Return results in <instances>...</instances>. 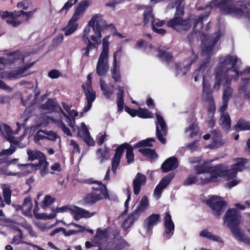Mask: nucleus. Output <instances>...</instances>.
<instances>
[{
    "instance_id": "13d9d810",
    "label": "nucleus",
    "mask_w": 250,
    "mask_h": 250,
    "mask_svg": "<svg viewBox=\"0 0 250 250\" xmlns=\"http://www.w3.org/2000/svg\"><path fill=\"white\" fill-rule=\"evenodd\" d=\"M198 181L197 176L192 174L189 175L184 182V185L189 186L196 184Z\"/></svg>"
},
{
    "instance_id": "de8ad7c7",
    "label": "nucleus",
    "mask_w": 250,
    "mask_h": 250,
    "mask_svg": "<svg viewBox=\"0 0 250 250\" xmlns=\"http://www.w3.org/2000/svg\"><path fill=\"white\" fill-rule=\"evenodd\" d=\"M209 13H207L205 14H200L198 18L195 20L193 28L195 29L197 27V25L200 23L201 25V28H202L203 27V21L204 20H207L208 18Z\"/></svg>"
},
{
    "instance_id": "69168bd1",
    "label": "nucleus",
    "mask_w": 250,
    "mask_h": 250,
    "mask_svg": "<svg viewBox=\"0 0 250 250\" xmlns=\"http://www.w3.org/2000/svg\"><path fill=\"white\" fill-rule=\"evenodd\" d=\"M216 111L215 102L208 103V115L209 116H214V114Z\"/></svg>"
},
{
    "instance_id": "774afa93",
    "label": "nucleus",
    "mask_w": 250,
    "mask_h": 250,
    "mask_svg": "<svg viewBox=\"0 0 250 250\" xmlns=\"http://www.w3.org/2000/svg\"><path fill=\"white\" fill-rule=\"evenodd\" d=\"M29 3H31V2L29 0H25L19 2L17 3V7L19 8H22L23 10H27Z\"/></svg>"
},
{
    "instance_id": "72a5a7b5",
    "label": "nucleus",
    "mask_w": 250,
    "mask_h": 250,
    "mask_svg": "<svg viewBox=\"0 0 250 250\" xmlns=\"http://www.w3.org/2000/svg\"><path fill=\"white\" fill-rule=\"evenodd\" d=\"M221 125L226 130H229L231 127V119L228 113H224L220 119Z\"/></svg>"
},
{
    "instance_id": "7c9ffc66",
    "label": "nucleus",
    "mask_w": 250,
    "mask_h": 250,
    "mask_svg": "<svg viewBox=\"0 0 250 250\" xmlns=\"http://www.w3.org/2000/svg\"><path fill=\"white\" fill-rule=\"evenodd\" d=\"M82 87L87 101L94 102L96 99V92L93 90L92 87L89 85L88 87H85L84 84H82Z\"/></svg>"
},
{
    "instance_id": "58836bf2",
    "label": "nucleus",
    "mask_w": 250,
    "mask_h": 250,
    "mask_svg": "<svg viewBox=\"0 0 250 250\" xmlns=\"http://www.w3.org/2000/svg\"><path fill=\"white\" fill-rule=\"evenodd\" d=\"M155 140L153 138H148L145 140L139 141L134 145L135 148H138L146 146H153L152 143H154Z\"/></svg>"
},
{
    "instance_id": "37998d69",
    "label": "nucleus",
    "mask_w": 250,
    "mask_h": 250,
    "mask_svg": "<svg viewBox=\"0 0 250 250\" xmlns=\"http://www.w3.org/2000/svg\"><path fill=\"white\" fill-rule=\"evenodd\" d=\"M200 236L203 237H206L208 239L212 240L214 241L219 242L222 241L220 237L212 234L211 232L208 231L207 229L202 230L200 233Z\"/></svg>"
},
{
    "instance_id": "a18cd8bd",
    "label": "nucleus",
    "mask_w": 250,
    "mask_h": 250,
    "mask_svg": "<svg viewBox=\"0 0 250 250\" xmlns=\"http://www.w3.org/2000/svg\"><path fill=\"white\" fill-rule=\"evenodd\" d=\"M247 162V159L242 158L239 159L238 162L232 166L238 172V171H242L245 168V164Z\"/></svg>"
},
{
    "instance_id": "864d4df0",
    "label": "nucleus",
    "mask_w": 250,
    "mask_h": 250,
    "mask_svg": "<svg viewBox=\"0 0 250 250\" xmlns=\"http://www.w3.org/2000/svg\"><path fill=\"white\" fill-rule=\"evenodd\" d=\"M190 131H191L190 136L191 137H193L197 135L199 131V128L194 123H193L185 129L186 132H188Z\"/></svg>"
},
{
    "instance_id": "338daca9",
    "label": "nucleus",
    "mask_w": 250,
    "mask_h": 250,
    "mask_svg": "<svg viewBox=\"0 0 250 250\" xmlns=\"http://www.w3.org/2000/svg\"><path fill=\"white\" fill-rule=\"evenodd\" d=\"M61 75V72L57 69H52L50 70L48 74V76L52 79H57Z\"/></svg>"
},
{
    "instance_id": "a19ab883",
    "label": "nucleus",
    "mask_w": 250,
    "mask_h": 250,
    "mask_svg": "<svg viewBox=\"0 0 250 250\" xmlns=\"http://www.w3.org/2000/svg\"><path fill=\"white\" fill-rule=\"evenodd\" d=\"M100 87L103 92V94L106 98L109 99L113 94L111 89L107 86L104 81L103 79L100 80Z\"/></svg>"
},
{
    "instance_id": "423d86ee",
    "label": "nucleus",
    "mask_w": 250,
    "mask_h": 250,
    "mask_svg": "<svg viewBox=\"0 0 250 250\" xmlns=\"http://www.w3.org/2000/svg\"><path fill=\"white\" fill-rule=\"evenodd\" d=\"M27 154L28 155V160L33 161L35 160L39 161L38 163L35 164H26L22 165V166L27 167L31 165L33 168L35 169H40L41 174L44 176L48 172V166L49 163L46 161V158L44 153L39 150L28 149L27 150Z\"/></svg>"
},
{
    "instance_id": "c9c22d12",
    "label": "nucleus",
    "mask_w": 250,
    "mask_h": 250,
    "mask_svg": "<svg viewBox=\"0 0 250 250\" xmlns=\"http://www.w3.org/2000/svg\"><path fill=\"white\" fill-rule=\"evenodd\" d=\"M33 63H30L29 65H25L21 68L18 69L17 71H11L9 72L7 74V77L9 79H17L27 69L30 68Z\"/></svg>"
},
{
    "instance_id": "f03ea898",
    "label": "nucleus",
    "mask_w": 250,
    "mask_h": 250,
    "mask_svg": "<svg viewBox=\"0 0 250 250\" xmlns=\"http://www.w3.org/2000/svg\"><path fill=\"white\" fill-rule=\"evenodd\" d=\"M241 215L238 209L229 208L224 216V223H226L234 237L240 241L250 244V238L245 236L240 228Z\"/></svg>"
},
{
    "instance_id": "ea45409f",
    "label": "nucleus",
    "mask_w": 250,
    "mask_h": 250,
    "mask_svg": "<svg viewBox=\"0 0 250 250\" xmlns=\"http://www.w3.org/2000/svg\"><path fill=\"white\" fill-rule=\"evenodd\" d=\"M174 176L175 173L174 172L168 173L162 179L158 185L162 188H165L170 184Z\"/></svg>"
},
{
    "instance_id": "e2e57ef3",
    "label": "nucleus",
    "mask_w": 250,
    "mask_h": 250,
    "mask_svg": "<svg viewBox=\"0 0 250 250\" xmlns=\"http://www.w3.org/2000/svg\"><path fill=\"white\" fill-rule=\"evenodd\" d=\"M16 148L15 146H11L10 148L6 149H3L0 152V156H2L4 155H10L12 154L16 150Z\"/></svg>"
},
{
    "instance_id": "dca6fc26",
    "label": "nucleus",
    "mask_w": 250,
    "mask_h": 250,
    "mask_svg": "<svg viewBox=\"0 0 250 250\" xmlns=\"http://www.w3.org/2000/svg\"><path fill=\"white\" fill-rule=\"evenodd\" d=\"M42 106V108L45 110L60 112L65 118H69L68 115L64 112L60 104L52 99H48Z\"/></svg>"
},
{
    "instance_id": "1a4fd4ad",
    "label": "nucleus",
    "mask_w": 250,
    "mask_h": 250,
    "mask_svg": "<svg viewBox=\"0 0 250 250\" xmlns=\"http://www.w3.org/2000/svg\"><path fill=\"white\" fill-rule=\"evenodd\" d=\"M237 174V171L232 166L230 169H228L227 167L222 164L216 165V173L212 176V178H215L214 183L218 181L219 177H227L229 179L235 178Z\"/></svg>"
},
{
    "instance_id": "680f3d73",
    "label": "nucleus",
    "mask_w": 250,
    "mask_h": 250,
    "mask_svg": "<svg viewBox=\"0 0 250 250\" xmlns=\"http://www.w3.org/2000/svg\"><path fill=\"white\" fill-rule=\"evenodd\" d=\"M250 82V77L247 78L241 79V83L239 87L240 91H244L247 89V86L248 83Z\"/></svg>"
},
{
    "instance_id": "052dcab7",
    "label": "nucleus",
    "mask_w": 250,
    "mask_h": 250,
    "mask_svg": "<svg viewBox=\"0 0 250 250\" xmlns=\"http://www.w3.org/2000/svg\"><path fill=\"white\" fill-rule=\"evenodd\" d=\"M41 133H43V130L42 129H39L36 133L34 136V142L35 143H38L41 140H44L48 139V137L44 136V135L41 134Z\"/></svg>"
},
{
    "instance_id": "c756f323",
    "label": "nucleus",
    "mask_w": 250,
    "mask_h": 250,
    "mask_svg": "<svg viewBox=\"0 0 250 250\" xmlns=\"http://www.w3.org/2000/svg\"><path fill=\"white\" fill-rule=\"evenodd\" d=\"M96 156L100 160V163H103L105 160H108L109 157V148L105 145L104 149L99 148L96 151Z\"/></svg>"
},
{
    "instance_id": "2f4dec72",
    "label": "nucleus",
    "mask_w": 250,
    "mask_h": 250,
    "mask_svg": "<svg viewBox=\"0 0 250 250\" xmlns=\"http://www.w3.org/2000/svg\"><path fill=\"white\" fill-rule=\"evenodd\" d=\"M157 57L161 59L162 61L166 62L167 64H169L172 61L173 58V56L172 53L169 52L163 49H159L158 50Z\"/></svg>"
},
{
    "instance_id": "6e6d98bb",
    "label": "nucleus",
    "mask_w": 250,
    "mask_h": 250,
    "mask_svg": "<svg viewBox=\"0 0 250 250\" xmlns=\"http://www.w3.org/2000/svg\"><path fill=\"white\" fill-rule=\"evenodd\" d=\"M127 245L126 241L124 239H122L113 248H109L107 250H121Z\"/></svg>"
},
{
    "instance_id": "5fc2aeb1",
    "label": "nucleus",
    "mask_w": 250,
    "mask_h": 250,
    "mask_svg": "<svg viewBox=\"0 0 250 250\" xmlns=\"http://www.w3.org/2000/svg\"><path fill=\"white\" fill-rule=\"evenodd\" d=\"M55 201L54 198L52 197L50 195H47L44 196V199L42 201V208H45L52 205Z\"/></svg>"
},
{
    "instance_id": "20e7f679",
    "label": "nucleus",
    "mask_w": 250,
    "mask_h": 250,
    "mask_svg": "<svg viewBox=\"0 0 250 250\" xmlns=\"http://www.w3.org/2000/svg\"><path fill=\"white\" fill-rule=\"evenodd\" d=\"M184 0H175V3L177 4L174 17L167 23V26L172 28L178 32L182 33L189 30L191 24L190 20L184 19V8L181 4Z\"/></svg>"
},
{
    "instance_id": "0e129e2a",
    "label": "nucleus",
    "mask_w": 250,
    "mask_h": 250,
    "mask_svg": "<svg viewBox=\"0 0 250 250\" xmlns=\"http://www.w3.org/2000/svg\"><path fill=\"white\" fill-rule=\"evenodd\" d=\"M205 101L208 103L214 102L212 94V91L203 92Z\"/></svg>"
},
{
    "instance_id": "09e8293b",
    "label": "nucleus",
    "mask_w": 250,
    "mask_h": 250,
    "mask_svg": "<svg viewBox=\"0 0 250 250\" xmlns=\"http://www.w3.org/2000/svg\"><path fill=\"white\" fill-rule=\"evenodd\" d=\"M73 225L76 227L81 228V229L79 230H69L68 231H66L65 229V231L62 232L65 236H68L74 235L79 232H83L85 230V227L83 226L75 223H73Z\"/></svg>"
},
{
    "instance_id": "3c124183",
    "label": "nucleus",
    "mask_w": 250,
    "mask_h": 250,
    "mask_svg": "<svg viewBox=\"0 0 250 250\" xmlns=\"http://www.w3.org/2000/svg\"><path fill=\"white\" fill-rule=\"evenodd\" d=\"M233 92V89L230 86L226 85L225 86L223 92V100L229 101L230 99V97L232 95Z\"/></svg>"
},
{
    "instance_id": "0eeeda50",
    "label": "nucleus",
    "mask_w": 250,
    "mask_h": 250,
    "mask_svg": "<svg viewBox=\"0 0 250 250\" xmlns=\"http://www.w3.org/2000/svg\"><path fill=\"white\" fill-rule=\"evenodd\" d=\"M216 165L215 166H209L207 161H204L202 164H197L194 166L193 170L197 175L209 173L210 176L208 177L201 178V184L205 185L210 183H214L215 178L212 176L216 173Z\"/></svg>"
},
{
    "instance_id": "4468645a",
    "label": "nucleus",
    "mask_w": 250,
    "mask_h": 250,
    "mask_svg": "<svg viewBox=\"0 0 250 250\" xmlns=\"http://www.w3.org/2000/svg\"><path fill=\"white\" fill-rule=\"evenodd\" d=\"M146 175L138 172L132 181L133 192L136 195L140 193L142 186L146 185Z\"/></svg>"
},
{
    "instance_id": "f3484780",
    "label": "nucleus",
    "mask_w": 250,
    "mask_h": 250,
    "mask_svg": "<svg viewBox=\"0 0 250 250\" xmlns=\"http://www.w3.org/2000/svg\"><path fill=\"white\" fill-rule=\"evenodd\" d=\"M178 167V161L176 157L173 156L165 160L161 165V169L163 172H167L174 170Z\"/></svg>"
},
{
    "instance_id": "39448f33",
    "label": "nucleus",
    "mask_w": 250,
    "mask_h": 250,
    "mask_svg": "<svg viewBox=\"0 0 250 250\" xmlns=\"http://www.w3.org/2000/svg\"><path fill=\"white\" fill-rule=\"evenodd\" d=\"M36 11V9L28 12L23 10L4 11L0 13V16L3 20L6 19V22L8 24L16 27L23 22H28Z\"/></svg>"
},
{
    "instance_id": "9d476101",
    "label": "nucleus",
    "mask_w": 250,
    "mask_h": 250,
    "mask_svg": "<svg viewBox=\"0 0 250 250\" xmlns=\"http://www.w3.org/2000/svg\"><path fill=\"white\" fill-rule=\"evenodd\" d=\"M157 123L156 127V135L159 141L162 144H165L167 142L166 139L164 136H167V128L166 122L163 117L156 114Z\"/></svg>"
},
{
    "instance_id": "f704fd0d",
    "label": "nucleus",
    "mask_w": 250,
    "mask_h": 250,
    "mask_svg": "<svg viewBox=\"0 0 250 250\" xmlns=\"http://www.w3.org/2000/svg\"><path fill=\"white\" fill-rule=\"evenodd\" d=\"M138 152L150 159H155L158 157V155L155 149H152L150 148H139Z\"/></svg>"
},
{
    "instance_id": "cd10ccee",
    "label": "nucleus",
    "mask_w": 250,
    "mask_h": 250,
    "mask_svg": "<svg viewBox=\"0 0 250 250\" xmlns=\"http://www.w3.org/2000/svg\"><path fill=\"white\" fill-rule=\"evenodd\" d=\"M148 205L149 202L148 198L146 196L144 195L142 198L137 208L133 210V211L136 213H138V215L140 216V214L146 210Z\"/></svg>"
},
{
    "instance_id": "a878e982",
    "label": "nucleus",
    "mask_w": 250,
    "mask_h": 250,
    "mask_svg": "<svg viewBox=\"0 0 250 250\" xmlns=\"http://www.w3.org/2000/svg\"><path fill=\"white\" fill-rule=\"evenodd\" d=\"M83 40L87 43V46L81 49L82 52H84L82 55V57H88L89 55L90 50L95 48V44L89 40L88 35L84 37V35H83Z\"/></svg>"
},
{
    "instance_id": "393cba45",
    "label": "nucleus",
    "mask_w": 250,
    "mask_h": 250,
    "mask_svg": "<svg viewBox=\"0 0 250 250\" xmlns=\"http://www.w3.org/2000/svg\"><path fill=\"white\" fill-rule=\"evenodd\" d=\"M164 225L166 228L165 233L167 234L173 233L175 228L174 224L171 220V216L169 212L166 213Z\"/></svg>"
},
{
    "instance_id": "c03bdc74",
    "label": "nucleus",
    "mask_w": 250,
    "mask_h": 250,
    "mask_svg": "<svg viewBox=\"0 0 250 250\" xmlns=\"http://www.w3.org/2000/svg\"><path fill=\"white\" fill-rule=\"evenodd\" d=\"M135 149L134 146H132L130 145H128L126 150V159L128 164H130L134 161V155L133 154V149Z\"/></svg>"
},
{
    "instance_id": "8fccbe9b",
    "label": "nucleus",
    "mask_w": 250,
    "mask_h": 250,
    "mask_svg": "<svg viewBox=\"0 0 250 250\" xmlns=\"http://www.w3.org/2000/svg\"><path fill=\"white\" fill-rule=\"evenodd\" d=\"M3 196L4 202L7 205L11 204V190L9 187H6L2 189Z\"/></svg>"
},
{
    "instance_id": "bb28decb",
    "label": "nucleus",
    "mask_w": 250,
    "mask_h": 250,
    "mask_svg": "<svg viewBox=\"0 0 250 250\" xmlns=\"http://www.w3.org/2000/svg\"><path fill=\"white\" fill-rule=\"evenodd\" d=\"M233 128L236 131L250 130V122L240 118L237 124L233 126Z\"/></svg>"
},
{
    "instance_id": "c85d7f7f",
    "label": "nucleus",
    "mask_w": 250,
    "mask_h": 250,
    "mask_svg": "<svg viewBox=\"0 0 250 250\" xmlns=\"http://www.w3.org/2000/svg\"><path fill=\"white\" fill-rule=\"evenodd\" d=\"M94 214V212L90 213L88 211L81 208L77 207L74 212V217L75 220H78L81 218H89Z\"/></svg>"
},
{
    "instance_id": "49530a36",
    "label": "nucleus",
    "mask_w": 250,
    "mask_h": 250,
    "mask_svg": "<svg viewBox=\"0 0 250 250\" xmlns=\"http://www.w3.org/2000/svg\"><path fill=\"white\" fill-rule=\"evenodd\" d=\"M217 41V40L216 41H214V43L212 44L205 46V48L202 49V52L203 54L206 56V58H208L211 60V57L213 55V50L215 43Z\"/></svg>"
},
{
    "instance_id": "6ab92c4d",
    "label": "nucleus",
    "mask_w": 250,
    "mask_h": 250,
    "mask_svg": "<svg viewBox=\"0 0 250 250\" xmlns=\"http://www.w3.org/2000/svg\"><path fill=\"white\" fill-rule=\"evenodd\" d=\"M145 11L143 13V22L144 26H147L151 23V26L154 24L155 17L153 13V8L151 6L146 5L145 6Z\"/></svg>"
},
{
    "instance_id": "a211bd4d",
    "label": "nucleus",
    "mask_w": 250,
    "mask_h": 250,
    "mask_svg": "<svg viewBox=\"0 0 250 250\" xmlns=\"http://www.w3.org/2000/svg\"><path fill=\"white\" fill-rule=\"evenodd\" d=\"M69 210H70V208L67 206H65L61 208H57L55 210L52 209V212L49 214H47L43 213L37 214L36 215V218L37 219L43 220L52 219L56 217V214L57 213H63L64 212H67Z\"/></svg>"
},
{
    "instance_id": "ddd939ff",
    "label": "nucleus",
    "mask_w": 250,
    "mask_h": 250,
    "mask_svg": "<svg viewBox=\"0 0 250 250\" xmlns=\"http://www.w3.org/2000/svg\"><path fill=\"white\" fill-rule=\"evenodd\" d=\"M103 15L101 14H96L93 16L88 22V25L90 26L95 34L97 35L98 39L102 37V27L100 23L102 22Z\"/></svg>"
},
{
    "instance_id": "412c9836",
    "label": "nucleus",
    "mask_w": 250,
    "mask_h": 250,
    "mask_svg": "<svg viewBox=\"0 0 250 250\" xmlns=\"http://www.w3.org/2000/svg\"><path fill=\"white\" fill-rule=\"evenodd\" d=\"M79 19V18H77L74 15L72 16L68 21L67 26L63 29L65 36L70 35L77 30L78 26L77 22Z\"/></svg>"
},
{
    "instance_id": "f257e3e1",
    "label": "nucleus",
    "mask_w": 250,
    "mask_h": 250,
    "mask_svg": "<svg viewBox=\"0 0 250 250\" xmlns=\"http://www.w3.org/2000/svg\"><path fill=\"white\" fill-rule=\"evenodd\" d=\"M238 58L237 57L228 55L224 58L221 57L219 59V62L215 70V82L213 89L218 90L220 87L223 77L227 75L229 70L233 71L236 74V77L241 76L244 72L238 70L237 65Z\"/></svg>"
},
{
    "instance_id": "2eb2a0df",
    "label": "nucleus",
    "mask_w": 250,
    "mask_h": 250,
    "mask_svg": "<svg viewBox=\"0 0 250 250\" xmlns=\"http://www.w3.org/2000/svg\"><path fill=\"white\" fill-rule=\"evenodd\" d=\"M98 186L97 188L93 187L91 192L98 201L109 197L106 186L102 182H98Z\"/></svg>"
},
{
    "instance_id": "4c0bfd02",
    "label": "nucleus",
    "mask_w": 250,
    "mask_h": 250,
    "mask_svg": "<svg viewBox=\"0 0 250 250\" xmlns=\"http://www.w3.org/2000/svg\"><path fill=\"white\" fill-rule=\"evenodd\" d=\"M9 56L10 58L8 59V62L10 63H15L19 60L22 62L24 61L22 55L18 50L10 53Z\"/></svg>"
},
{
    "instance_id": "e433bc0d",
    "label": "nucleus",
    "mask_w": 250,
    "mask_h": 250,
    "mask_svg": "<svg viewBox=\"0 0 250 250\" xmlns=\"http://www.w3.org/2000/svg\"><path fill=\"white\" fill-rule=\"evenodd\" d=\"M98 201L95 199L93 193L91 192L88 193L84 196L81 201V203L83 206H92L95 204Z\"/></svg>"
},
{
    "instance_id": "b1692460",
    "label": "nucleus",
    "mask_w": 250,
    "mask_h": 250,
    "mask_svg": "<svg viewBox=\"0 0 250 250\" xmlns=\"http://www.w3.org/2000/svg\"><path fill=\"white\" fill-rule=\"evenodd\" d=\"M119 51H120L119 50L118 51H116L114 53L113 66L111 69L112 78L116 82H120L121 80V75L120 73L119 70L117 69V64L116 55L117 53H118Z\"/></svg>"
},
{
    "instance_id": "f8f14e48",
    "label": "nucleus",
    "mask_w": 250,
    "mask_h": 250,
    "mask_svg": "<svg viewBox=\"0 0 250 250\" xmlns=\"http://www.w3.org/2000/svg\"><path fill=\"white\" fill-rule=\"evenodd\" d=\"M108 54L101 53L96 66V73L98 76L104 75L108 71L109 65L107 61Z\"/></svg>"
},
{
    "instance_id": "9b49d317",
    "label": "nucleus",
    "mask_w": 250,
    "mask_h": 250,
    "mask_svg": "<svg viewBox=\"0 0 250 250\" xmlns=\"http://www.w3.org/2000/svg\"><path fill=\"white\" fill-rule=\"evenodd\" d=\"M129 144L124 143L119 146L115 149V153L112 159L111 167L113 173L116 175V171L120 164L121 159L125 149L126 150Z\"/></svg>"
},
{
    "instance_id": "4d7b16f0",
    "label": "nucleus",
    "mask_w": 250,
    "mask_h": 250,
    "mask_svg": "<svg viewBox=\"0 0 250 250\" xmlns=\"http://www.w3.org/2000/svg\"><path fill=\"white\" fill-rule=\"evenodd\" d=\"M210 62V59L208 58H206L203 62L200 64L198 68L197 69L198 71L204 72L208 67Z\"/></svg>"
},
{
    "instance_id": "aec40b11",
    "label": "nucleus",
    "mask_w": 250,
    "mask_h": 250,
    "mask_svg": "<svg viewBox=\"0 0 250 250\" xmlns=\"http://www.w3.org/2000/svg\"><path fill=\"white\" fill-rule=\"evenodd\" d=\"M160 216L158 214L153 213L145 221L144 226L147 232L152 231L154 226L160 221Z\"/></svg>"
},
{
    "instance_id": "79ce46f5",
    "label": "nucleus",
    "mask_w": 250,
    "mask_h": 250,
    "mask_svg": "<svg viewBox=\"0 0 250 250\" xmlns=\"http://www.w3.org/2000/svg\"><path fill=\"white\" fill-rule=\"evenodd\" d=\"M137 116L142 119L152 118L153 114L148 109L139 107L138 108Z\"/></svg>"
},
{
    "instance_id": "603ef678",
    "label": "nucleus",
    "mask_w": 250,
    "mask_h": 250,
    "mask_svg": "<svg viewBox=\"0 0 250 250\" xmlns=\"http://www.w3.org/2000/svg\"><path fill=\"white\" fill-rule=\"evenodd\" d=\"M191 56L187 60L189 62L184 67V68L187 69L188 70L190 68L192 64L196 61L198 58V55L195 54L192 49H191Z\"/></svg>"
},
{
    "instance_id": "5701e85b",
    "label": "nucleus",
    "mask_w": 250,
    "mask_h": 250,
    "mask_svg": "<svg viewBox=\"0 0 250 250\" xmlns=\"http://www.w3.org/2000/svg\"><path fill=\"white\" fill-rule=\"evenodd\" d=\"M212 143L210 146L212 148H218L224 144L222 140V135L218 130H215L211 133Z\"/></svg>"
},
{
    "instance_id": "6e6552de",
    "label": "nucleus",
    "mask_w": 250,
    "mask_h": 250,
    "mask_svg": "<svg viewBox=\"0 0 250 250\" xmlns=\"http://www.w3.org/2000/svg\"><path fill=\"white\" fill-rule=\"evenodd\" d=\"M205 202L212 209L214 215L216 216L222 214L227 205L225 200H223L221 197L216 195H211Z\"/></svg>"
},
{
    "instance_id": "7ed1b4c3",
    "label": "nucleus",
    "mask_w": 250,
    "mask_h": 250,
    "mask_svg": "<svg viewBox=\"0 0 250 250\" xmlns=\"http://www.w3.org/2000/svg\"><path fill=\"white\" fill-rule=\"evenodd\" d=\"M233 0H220L218 5L221 11L227 15H232L237 18H250V2L243 3L244 0H236L237 3H241L239 7L231 4Z\"/></svg>"
},
{
    "instance_id": "4be33fe9",
    "label": "nucleus",
    "mask_w": 250,
    "mask_h": 250,
    "mask_svg": "<svg viewBox=\"0 0 250 250\" xmlns=\"http://www.w3.org/2000/svg\"><path fill=\"white\" fill-rule=\"evenodd\" d=\"M139 217L138 213H136L133 211L128 214L127 217L123 221L122 224L123 229L125 231H126L139 219Z\"/></svg>"
},
{
    "instance_id": "bf43d9fd",
    "label": "nucleus",
    "mask_w": 250,
    "mask_h": 250,
    "mask_svg": "<svg viewBox=\"0 0 250 250\" xmlns=\"http://www.w3.org/2000/svg\"><path fill=\"white\" fill-rule=\"evenodd\" d=\"M109 38V36H106L104 38L103 41V49L101 53L108 55V47L109 44L108 42Z\"/></svg>"
},
{
    "instance_id": "473e14b6",
    "label": "nucleus",
    "mask_w": 250,
    "mask_h": 250,
    "mask_svg": "<svg viewBox=\"0 0 250 250\" xmlns=\"http://www.w3.org/2000/svg\"><path fill=\"white\" fill-rule=\"evenodd\" d=\"M89 3L86 0L81 1L77 5L76 10L73 15L77 18L80 17V15L83 14L87 7L88 6Z\"/></svg>"
}]
</instances>
